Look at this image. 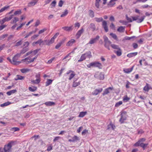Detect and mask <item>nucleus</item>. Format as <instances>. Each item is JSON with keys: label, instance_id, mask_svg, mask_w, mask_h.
I'll return each instance as SVG.
<instances>
[{"label": "nucleus", "instance_id": "obj_1", "mask_svg": "<svg viewBox=\"0 0 152 152\" xmlns=\"http://www.w3.org/2000/svg\"><path fill=\"white\" fill-rule=\"evenodd\" d=\"M38 51V50H35L33 51H30L27 53L23 57H25L27 56L30 55V56L22 60L21 61L25 63L26 64H27L34 61V59L37 58V57L35 56L33 58H30L35 55Z\"/></svg>", "mask_w": 152, "mask_h": 152}, {"label": "nucleus", "instance_id": "obj_2", "mask_svg": "<svg viewBox=\"0 0 152 152\" xmlns=\"http://www.w3.org/2000/svg\"><path fill=\"white\" fill-rule=\"evenodd\" d=\"M20 56V54L18 53L13 57L12 60H11V59L9 57H8L7 59L12 64L14 65H18L20 64L21 62L20 61H17V60Z\"/></svg>", "mask_w": 152, "mask_h": 152}, {"label": "nucleus", "instance_id": "obj_3", "mask_svg": "<svg viewBox=\"0 0 152 152\" xmlns=\"http://www.w3.org/2000/svg\"><path fill=\"white\" fill-rule=\"evenodd\" d=\"M95 21L97 22H100L101 21L102 22V25L104 28V29L106 32L108 31V27L107 26V23L106 21H103V19L102 18L100 17L99 18H94Z\"/></svg>", "mask_w": 152, "mask_h": 152}, {"label": "nucleus", "instance_id": "obj_4", "mask_svg": "<svg viewBox=\"0 0 152 152\" xmlns=\"http://www.w3.org/2000/svg\"><path fill=\"white\" fill-rule=\"evenodd\" d=\"M14 142L11 141L7 145L4 146V152H11L12 151V147L13 145Z\"/></svg>", "mask_w": 152, "mask_h": 152}, {"label": "nucleus", "instance_id": "obj_5", "mask_svg": "<svg viewBox=\"0 0 152 152\" xmlns=\"http://www.w3.org/2000/svg\"><path fill=\"white\" fill-rule=\"evenodd\" d=\"M87 67L90 68L91 66L98 67L99 69L102 68V64L99 62H93L87 65Z\"/></svg>", "mask_w": 152, "mask_h": 152}, {"label": "nucleus", "instance_id": "obj_6", "mask_svg": "<svg viewBox=\"0 0 152 152\" xmlns=\"http://www.w3.org/2000/svg\"><path fill=\"white\" fill-rule=\"evenodd\" d=\"M103 39L104 42V46L105 48H107L109 50H110L109 46L111 43V42L108 40V38L105 36L103 37Z\"/></svg>", "mask_w": 152, "mask_h": 152}, {"label": "nucleus", "instance_id": "obj_7", "mask_svg": "<svg viewBox=\"0 0 152 152\" xmlns=\"http://www.w3.org/2000/svg\"><path fill=\"white\" fill-rule=\"evenodd\" d=\"M94 76L96 78L100 80H103L104 78V74L102 72H97L96 73Z\"/></svg>", "mask_w": 152, "mask_h": 152}, {"label": "nucleus", "instance_id": "obj_8", "mask_svg": "<svg viewBox=\"0 0 152 152\" xmlns=\"http://www.w3.org/2000/svg\"><path fill=\"white\" fill-rule=\"evenodd\" d=\"M126 112H123L121 114V117L119 120V121L121 123L124 122V121L126 120Z\"/></svg>", "mask_w": 152, "mask_h": 152}, {"label": "nucleus", "instance_id": "obj_9", "mask_svg": "<svg viewBox=\"0 0 152 152\" xmlns=\"http://www.w3.org/2000/svg\"><path fill=\"white\" fill-rule=\"evenodd\" d=\"M99 38V36H97L96 37L94 38H92L89 41L88 44H92L95 43L97 41Z\"/></svg>", "mask_w": 152, "mask_h": 152}, {"label": "nucleus", "instance_id": "obj_10", "mask_svg": "<svg viewBox=\"0 0 152 152\" xmlns=\"http://www.w3.org/2000/svg\"><path fill=\"white\" fill-rule=\"evenodd\" d=\"M103 90L102 88H100L99 89H95L92 93V95H96L99 93L101 92Z\"/></svg>", "mask_w": 152, "mask_h": 152}, {"label": "nucleus", "instance_id": "obj_11", "mask_svg": "<svg viewBox=\"0 0 152 152\" xmlns=\"http://www.w3.org/2000/svg\"><path fill=\"white\" fill-rule=\"evenodd\" d=\"M37 0H33L28 3V7H31L34 6L37 3Z\"/></svg>", "mask_w": 152, "mask_h": 152}, {"label": "nucleus", "instance_id": "obj_12", "mask_svg": "<svg viewBox=\"0 0 152 152\" xmlns=\"http://www.w3.org/2000/svg\"><path fill=\"white\" fill-rule=\"evenodd\" d=\"M51 44V42H50V40H44V41L42 40L41 45H49Z\"/></svg>", "mask_w": 152, "mask_h": 152}, {"label": "nucleus", "instance_id": "obj_13", "mask_svg": "<svg viewBox=\"0 0 152 152\" xmlns=\"http://www.w3.org/2000/svg\"><path fill=\"white\" fill-rule=\"evenodd\" d=\"M145 140V138H142L141 139L137 142L135 143L134 144V146H139V144L142 143L141 142H144Z\"/></svg>", "mask_w": 152, "mask_h": 152}, {"label": "nucleus", "instance_id": "obj_14", "mask_svg": "<svg viewBox=\"0 0 152 152\" xmlns=\"http://www.w3.org/2000/svg\"><path fill=\"white\" fill-rule=\"evenodd\" d=\"M84 31V29L83 28H81V29L79 30L77 33L76 34V36L77 38H79V37L81 36V34L83 33Z\"/></svg>", "mask_w": 152, "mask_h": 152}, {"label": "nucleus", "instance_id": "obj_15", "mask_svg": "<svg viewBox=\"0 0 152 152\" xmlns=\"http://www.w3.org/2000/svg\"><path fill=\"white\" fill-rule=\"evenodd\" d=\"M150 89H152V88L148 84L146 83L145 86L143 88V90L148 92Z\"/></svg>", "mask_w": 152, "mask_h": 152}, {"label": "nucleus", "instance_id": "obj_16", "mask_svg": "<svg viewBox=\"0 0 152 152\" xmlns=\"http://www.w3.org/2000/svg\"><path fill=\"white\" fill-rule=\"evenodd\" d=\"M59 33L58 32L56 33L54 36L52 37L50 40L51 44L53 43L54 42L55 39L59 35Z\"/></svg>", "mask_w": 152, "mask_h": 152}, {"label": "nucleus", "instance_id": "obj_17", "mask_svg": "<svg viewBox=\"0 0 152 152\" xmlns=\"http://www.w3.org/2000/svg\"><path fill=\"white\" fill-rule=\"evenodd\" d=\"M65 42V39H63L61 40L57 44V45L55 46V48L56 49H58L61 45L64 43Z\"/></svg>", "mask_w": 152, "mask_h": 152}, {"label": "nucleus", "instance_id": "obj_18", "mask_svg": "<svg viewBox=\"0 0 152 152\" xmlns=\"http://www.w3.org/2000/svg\"><path fill=\"white\" fill-rule=\"evenodd\" d=\"M29 50L28 48H23L22 50L20 52V53H19L21 55V54H23L26 52L28 51Z\"/></svg>", "mask_w": 152, "mask_h": 152}, {"label": "nucleus", "instance_id": "obj_19", "mask_svg": "<svg viewBox=\"0 0 152 152\" xmlns=\"http://www.w3.org/2000/svg\"><path fill=\"white\" fill-rule=\"evenodd\" d=\"M72 26H71L70 27L65 26V27H63L62 28L66 31H71L72 30Z\"/></svg>", "mask_w": 152, "mask_h": 152}, {"label": "nucleus", "instance_id": "obj_20", "mask_svg": "<svg viewBox=\"0 0 152 152\" xmlns=\"http://www.w3.org/2000/svg\"><path fill=\"white\" fill-rule=\"evenodd\" d=\"M86 55V58H90L92 57L91 53L90 51H88L85 53Z\"/></svg>", "mask_w": 152, "mask_h": 152}, {"label": "nucleus", "instance_id": "obj_21", "mask_svg": "<svg viewBox=\"0 0 152 152\" xmlns=\"http://www.w3.org/2000/svg\"><path fill=\"white\" fill-rule=\"evenodd\" d=\"M137 52L131 53L127 55V56L129 58H131L137 55Z\"/></svg>", "mask_w": 152, "mask_h": 152}, {"label": "nucleus", "instance_id": "obj_22", "mask_svg": "<svg viewBox=\"0 0 152 152\" xmlns=\"http://www.w3.org/2000/svg\"><path fill=\"white\" fill-rule=\"evenodd\" d=\"M114 52L116 53L117 55L118 56H120L121 55V50L120 48L119 49H118L117 51L114 50Z\"/></svg>", "mask_w": 152, "mask_h": 152}, {"label": "nucleus", "instance_id": "obj_23", "mask_svg": "<svg viewBox=\"0 0 152 152\" xmlns=\"http://www.w3.org/2000/svg\"><path fill=\"white\" fill-rule=\"evenodd\" d=\"M117 0H111L108 4V5L110 6V7L113 6L115 4V2Z\"/></svg>", "mask_w": 152, "mask_h": 152}, {"label": "nucleus", "instance_id": "obj_24", "mask_svg": "<svg viewBox=\"0 0 152 152\" xmlns=\"http://www.w3.org/2000/svg\"><path fill=\"white\" fill-rule=\"evenodd\" d=\"M133 68V66L131 68L124 69V71L125 73H128L130 72L132 70Z\"/></svg>", "mask_w": 152, "mask_h": 152}, {"label": "nucleus", "instance_id": "obj_25", "mask_svg": "<svg viewBox=\"0 0 152 152\" xmlns=\"http://www.w3.org/2000/svg\"><path fill=\"white\" fill-rule=\"evenodd\" d=\"M36 33V31H32L28 33H27L25 37V38H26L31 36V34Z\"/></svg>", "mask_w": 152, "mask_h": 152}, {"label": "nucleus", "instance_id": "obj_26", "mask_svg": "<svg viewBox=\"0 0 152 152\" xmlns=\"http://www.w3.org/2000/svg\"><path fill=\"white\" fill-rule=\"evenodd\" d=\"M89 28L92 29L93 31H95L96 29V26L94 24L91 23L89 26Z\"/></svg>", "mask_w": 152, "mask_h": 152}, {"label": "nucleus", "instance_id": "obj_27", "mask_svg": "<svg viewBox=\"0 0 152 152\" xmlns=\"http://www.w3.org/2000/svg\"><path fill=\"white\" fill-rule=\"evenodd\" d=\"M101 1V0H96L95 3V6L97 9L99 8V3Z\"/></svg>", "mask_w": 152, "mask_h": 152}, {"label": "nucleus", "instance_id": "obj_28", "mask_svg": "<svg viewBox=\"0 0 152 152\" xmlns=\"http://www.w3.org/2000/svg\"><path fill=\"white\" fill-rule=\"evenodd\" d=\"M86 58V55H85V53L81 55L80 58V59L78 61V62L82 61L83 60H85Z\"/></svg>", "mask_w": 152, "mask_h": 152}, {"label": "nucleus", "instance_id": "obj_29", "mask_svg": "<svg viewBox=\"0 0 152 152\" xmlns=\"http://www.w3.org/2000/svg\"><path fill=\"white\" fill-rule=\"evenodd\" d=\"M125 27L121 26L117 29L118 31L120 32H123L124 31Z\"/></svg>", "mask_w": 152, "mask_h": 152}, {"label": "nucleus", "instance_id": "obj_30", "mask_svg": "<svg viewBox=\"0 0 152 152\" xmlns=\"http://www.w3.org/2000/svg\"><path fill=\"white\" fill-rule=\"evenodd\" d=\"M75 42V40L74 39H72L69 42L66 44V46H70L72 45V44L74 43Z\"/></svg>", "mask_w": 152, "mask_h": 152}, {"label": "nucleus", "instance_id": "obj_31", "mask_svg": "<svg viewBox=\"0 0 152 152\" xmlns=\"http://www.w3.org/2000/svg\"><path fill=\"white\" fill-rule=\"evenodd\" d=\"M45 104L47 106H51L55 104L54 102H48L45 103Z\"/></svg>", "mask_w": 152, "mask_h": 152}, {"label": "nucleus", "instance_id": "obj_32", "mask_svg": "<svg viewBox=\"0 0 152 152\" xmlns=\"http://www.w3.org/2000/svg\"><path fill=\"white\" fill-rule=\"evenodd\" d=\"M17 91V90L16 89L13 90H11L10 91L7 92V95L10 96V95L12 94H14Z\"/></svg>", "mask_w": 152, "mask_h": 152}, {"label": "nucleus", "instance_id": "obj_33", "mask_svg": "<svg viewBox=\"0 0 152 152\" xmlns=\"http://www.w3.org/2000/svg\"><path fill=\"white\" fill-rule=\"evenodd\" d=\"M139 146L142 148L143 150H145V149L146 147L148 145V144H144V143H141L139 144Z\"/></svg>", "mask_w": 152, "mask_h": 152}, {"label": "nucleus", "instance_id": "obj_34", "mask_svg": "<svg viewBox=\"0 0 152 152\" xmlns=\"http://www.w3.org/2000/svg\"><path fill=\"white\" fill-rule=\"evenodd\" d=\"M87 113L86 112H82L80 113L78 117H83Z\"/></svg>", "mask_w": 152, "mask_h": 152}, {"label": "nucleus", "instance_id": "obj_35", "mask_svg": "<svg viewBox=\"0 0 152 152\" xmlns=\"http://www.w3.org/2000/svg\"><path fill=\"white\" fill-rule=\"evenodd\" d=\"M18 20L19 18H18L14 17L13 19L11 22V23L12 24L16 23V22L18 21Z\"/></svg>", "mask_w": 152, "mask_h": 152}, {"label": "nucleus", "instance_id": "obj_36", "mask_svg": "<svg viewBox=\"0 0 152 152\" xmlns=\"http://www.w3.org/2000/svg\"><path fill=\"white\" fill-rule=\"evenodd\" d=\"M40 79H37L35 80H32L31 82L33 84H38L40 82Z\"/></svg>", "mask_w": 152, "mask_h": 152}, {"label": "nucleus", "instance_id": "obj_37", "mask_svg": "<svg viewBox=\"0 0 152 152\" xmlns=\"http://www.w3.org/2000/svg\"><path fill=\"white\" fill-rule=\"evenodd\" d=\"M28 89L30 91H34L37 90V87L35 86H33V87H29Z\"/></svg>", "mask_w": 152, "mask_h": 152}, {"label": "nucleus", "instance_id": "obj_38", "mask_svg": "<svg viewBox=\"0 0 152 152\" xmlns=\"http://www.w3.org/2000/svg\"><path fill=\"white\" fill-rule=\"evenodd\" d=\"M89 16L91 18H93L94 17V12L91 10H89Z\"/></svg>", "mask_w": 152, "mask_h": 152}, {"label": "nucleus", "instance_id": "obj_39", "mask_svg": "<svg viewBox=\"0 0 152 152\" xmlns=\"http://www.w3.org/2000/svg\"><path fill=\"white\" fill-rule=\"evenodd\" d=\"M16 77L17 78L15 79V80H21L23 79L24 78V77H23L18 75H17L16 76Z\"/></svg>", "mask_w": 152, "mask_h": 152}, {"label": "nucleus", "instance_id": "obj_40", "mask_svg": "<svg viewBox=\"0 0 152 152\" xmlns=\"http://www.w3.org/2000/svg\"><path fill=\"white\" fill-rule=\"evenodd\" d=\"M111 46L114 49L118 50L120 48L118 45L113 44L111 45Z\"/></svg>", "mask_w": 152, "mask_h": 152}, {"label": "nucleus", "instance_id": "obj_41", "mask_svg": "<svg viewBox=\"0 0 152 152\" xmlns=\"http://www.w3.org/2000/svg\"><path fill=\"white\" fill-rule=\"evenodd\" d=\"M110 35L114 39L116 40H118V38L116 35L115 34H113V33H111L110 34Z\"/></svg>", "mask_w": 152, "mask_h": 152}, {"label": "nucleus", "instance_id": "obj_42", "mask_svg": "<svg viewBox=\"0 0 152 152\" xmlns=\"http://www.w3.org/2000/svg\"><path fill=\"white\" fill-rule=\"evenodd\" d=\"M144 18H145V16L142 17L140 19H138V18L137 20V22L138 23H141L143 20Z\"/></svg>", "mask_w": 152, "mask_h": 152}, {"label": "nucleus", "instance_id": "obj_43", "mask_svg": "<svg viewBox=\"0 0 152 152\" xmlns=\"http://www.w3.org/2000/svg\"><path fill=\"white\" fill-rule=\"evenodd\" d=\"M39 36V34L34 35L31 37V39L32 40H33L38 37Z\"/></svg>", "mask_w": 152, "mask_h": 152}, {"label": "nucleus", "instance_id": "obj_44", "mask_svg": "<svg viewBox=\"0 0 152 152\" xmlns=\"http://www.w3.org/2000/svg\"><path fill=\"white\" fill-rule=\"evenodd\" d=\"M68 12L67 10H65L64 12H63L62 14L61 15V17H63L66 16L68 14Z\"/></svg>", "mask_w": 152, "mask_h": 152}, {"label": "nucleus", "instance_id": "obj_45", "mask_svg": "<svg viewBox=\"0 0 152 152\" xmlns=\"http://www.w3.org/2000/svg\"><path fill=\"white\" fill-rule=\"evenodd\" d=\"M56 4V1H53L50 4L51 8L54 7Z\"/></svg>", "mask_w": 152, "mask_h": 152}, {"label": "nucleus", "instance_id": "obj_46", "mask_svg": "<svg viewBox=\"0 0 152 152\" xmlns=\"http://www.w3.org/2000/svg\"><path fill=\"white\" fill-rule=\"evenodd\" d=\"M8 36L7 34H5L1 35L0 36V40H3L5 38L7 37Z\"/></svg>", "mask_w": 152, "mask_h": 152}, {"label": "nucleus", "instance_id": "obj_47", "mask_svg": "<svg viewBox=\"0 0 152 152\" xmlns=\"http://www.w3.org/2000/svg\"><path fill=\"white\" fill-rule=\"evenodd\" d=\"M80 84V83L79 82L74 81L73 82V83L72 86L73 87H76L77 86L79 85Z\"/></svg>", "mask_w": 152, "mask_h": 152}, {"label": "nucleus", "instance_id": "obj_48", "mask_svg": "<svg viewBox=\"0 0 152 152\" xmlns=\"http://www.w3.org/2000/svg\"><path fill=\"white\" fill-rule=\"evenodd\" d=\"M10 7L9 6H8L7 7H5L3 8H2L0 10V13L6 10L7 9L9 8Z\"/></svg>", "mask_w": 152, "mask_h": 152}, {"label": "nucleus", "instance_id": "obj_49", "mask_svg": "<svg viewBox=\"0 0 152 152\" xmlns=\"http://www.w3.org/2000/svg\"><path fill=\"white\" fill-rule=\"evenodd\" d=\"M22 43V41L21 40H20L19 41L17 42L15 44V45H14L15 46H18L19 45H21Z\"/></svg>", "mask_w": 152, "mask_h": 152}, {"label": "nucleus", "instance_id": "obj_50", "mask_svg": "<svg viewBox=\"0 0 152 152\" xmlns=\"http://www.w3.org/2000/svg\"><path fill=\"white\" fill-rule=\"evenodd\" d=\"M109 93L110 92L109 91V90L107 88H106L104 90L102 94L103 95H104L107 94Z\"/></svg>", "mask_w": 152, "mask_h": 152}, {"label": "nucleus", "instance_id": "obj_51", "mask_svg": "<svg viewBox=\"0 0 152 152\" xmlns=\"http://www.w3.org/2000/svg\"><path fill=\"white\" fill-rule=\"evenodd\" d=\"M52 80H51L48 79L46 82V86H47L51 84L52 82Z\"/></svg>", "mask_w": 152, "mask_h": 152}, {"label": "nucleus", "instance_id": "obj_52", "mask_svg": "<svg viewBox=\"0 0 152 152\" xmlns=\"http://www.w3.org/2000/svg\"><path fill=\"white\" fill-rule=\"evenodd\" d=\"M10 104V102H7L4 103V104H1V107H3L5 106H7L9 105Z\"/></svg>", "mask_w": 152, "mask_h": 152}, {"label": "nucleus", "instance_id": "obj_53", "mask_svg": "<svg viewBox=\"0 0 152 152\" xmlns=\"http://www.w3.org/2000/svg\"><path fill=\"white\" fill-rule=\"evenodd\" d=\"M72 140H73V142H75V141L78 140L79 138L77 136H75L72 138Z\"/></svg>", "mask_w": 152, "mask_h": 152}, {"label": "nucleus", "instance_id": "obj_54", "mask_svg": "<svg viewBox=\"0 0 152 152\" xmlns=\"http://www.w3.org/2000/svg\"><path fill=\"white\" fill-rule=\"evenodd\" d=\"M46 30L47 29L46 28H44L40 30L38 32V34H42L45 31H46Z\"/></svg>", "mask_w": 152, "mask_h": 152}, {"label": "nucleus", "instance_id": "obj_55", "mask_svg": "<svg viewBox=\"0 0 152 152\" xmlns=\"http://www.w3.org/2000/svg\"><path fill=\"white\" fill-rule=\"evenodd\" d=\"M19 130V128L18 127H13L11 129V130L15 132L18 131Z\"/></svg>", "mask_w": 152, "mask_h": 152}, {"label": "nucleus", "instance_id": "obj_56", "mask_svg": "<svg viewBox=\"0 0 152 152\" xmlns=\"http://www.w3.org/2000/svg\"><path fill=\"white\" fill-rule=\"evenodd\" d=\"M122 104V102L121 101H119L116 103L115 106L116 107H118L120 105Z\"/></svg>", "mask_w": 152, "mask_h": 152}, {"label": "nucleus", "instance_id": "obj_57", "mask_svg": "<svg viewBox=\"0 0 152 152\" xmlns=\"http://www.w3.org/2000/svg\"><path fill=\"white\" fill-rule=\"evenodd\" d=\"M21 13V10H19L17 11H15L14 13V15H17L20 14Z\"/></svg>", "mask_w": 152, "mask_h": 152}, {"label": "nucleus", "instance_id": "obj_58", "mask_svg": "<svg viewBox=\"0 0 152 152\" xmlns=\"http://www.w3.org/2000/svg\"><path fill=\"white\" fill-rule=\"evenodd\" d=\"M25 24V23H23L20 24V25L16 29L17 30H19L20 28H21L22 26H24Z\"/></svg>", "mask_w": 152, "mask_h": 152}, {"label": "nucleus", "instance_id": "obj_59", "mask_svg": "<svg viewBox=\"0 0 152 152\" xmlns=\"http://www.w3.org/2000/svg\"><path fill=\"white\" fill-rule=\"evenodd\" d=\"M135 37L133 36L131 37H125V39L126 40H130L133 38H135Z\"/></svg>", "mask_w": 152, "mask_h": 152}, {"label": "nucleus", "instance_id": "obj_60", "mask_svg": "<svg viewBox=\"0 0 152 152\" xmlns=\"http://www.w3.org/2000/svg\"><path fill=\"white\" fill-rule=\"evenodd\" d=\"M126 19L128 21V22H132V21L131 18H129L127 15H126Z\"/></svg>", "mask_w": 152, "mask_h": 152}, {"label": "nucleus", "instance_id": "obj_61", "mask_svg": "<svg viewBox=\"0 0 152 152\" xmlns=\"http://www.w3.org/2000/svg\"><path fill=\"white\" fill-rule=\"evenodd\" d=\"M29 44V43L28 42H26L24 43L23 46L25 47L24 48H27Z\"/></svg>", "mask_w": 152, "mask_h": 152}, {"label": "nucleus", "instance_id": "obj_62", "mask_svg": "<svg viewBox=\"0 0 152 152\" xmlns=\"http://www.w3.org/2000/svg\"><path fill=\"white\" fill-rule=\"evenodd\" d=\"M29 71V70L27 69H21V71L22 73H24L27 72Z\"/></svg>", "mask_w": 152, "mask_h": 152}, {"label": "nucleus", "instance_id": "obj_63", "mask_svg": "<svg viewBox=\"0 0 152 152\" xmlns=\"http://www.w3.org/2000/svg\"><path fill=\"white\" fill-rule=\"evenodd\" d=\"M75 75V74H74L73 73H71L70 74L69 77V80H70L72 78L74 77Z\"/></svg>", "mask_w": 152, "mask_h": 152}, {"label": "nucleus", "instance_id": "obj_64", "mask_svg": "<svg viewBox=\"0 0 152 152\" xmlns=\"http://www.w3.org/2000/svg\"><path fill=\"white\" fill-rule=\"evenodd\" d=\"M119 22L122 23L124 25H126L127 23V22L126 21L122 20H120Z\"/></svg>", "mask_w": 152, "mask_h": 152}]
</instances>
